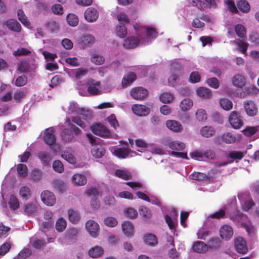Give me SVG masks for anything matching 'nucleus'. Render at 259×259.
I'll list each match as a JSON object with an SVG mask.
<instances>
[{
	"instance_id": "13d9d810",
	"label": "nucleus",
	"mask_w": 259,
	"mask_h": 259,
	"mask_svg": "<svg viewBox=\"0 0 259 259\" xmlns=\"http://www.w3.org/2000/svg\"><path fill=\"white\" fill-rule=\"evenodd\" d=\"M68 24L72 27L77 26L78 24V18L76 15L73 14H69L66 17Z\"/></svg>"
},
{
	"instance_id": "7c9ffc66",
	"label": "nucleus",
	"mask_w": 259,
	"mask_h": 259,
	"mask_svg": "<svg viewBox=\"0 0 259 259\" xmlns=\"http://www.w3.org/2000/svg\"><path fill=\"white\" fill-rule=\"evenodd\" d=\"M122 230L127 237H132L134 235V226L129 221H124L122 223Z\"/></svg>"
},
{
	"instance_id": "4d7b16f0",
	"label": "nucleus",
	"mask_w": 259,
	"mask_h": 259,
	"mask_svg": "<svg viewBox=\"0 0 259 259\" xmlns=\"http://www.w3.org/2000/svg\"><path fill=\"white\" fill-rule=\"evenodd\" d=\"M207 243L208 247L211 249H217L220 246L221 241L218 237H211Z\"/></svg>"
},
{
	"instance_id": "79ce46f5",
	"label": "nucleus",
	"mask_w": 259,
	"mask_h": 259,
	"mask_svg": "<svg viewBox=\"0 0 259 259\" xmlns=\"http://www.w3.org/2000/svg\"><path fill=\"white\" fill-rule=\"evenodd\" d=\"M167 146L173 150L181 151L185 148V144L178 141H170L168 143Z\"/></svg>"
},
{
	"instance_id": "f03ea898",
	"label": "nucleus",
	"mask_w": 259,
	"mask_h": 259,
	"mask_svg": "<svg viewBox=\"0 0 259 259\" xmlns=\"http://www.w3.org/2000/svg\"><path fill=\"white\" fill-rule=\"evenodd\" d=\"M239 212L237 207V200L235 198H233L229 200L222 209L211 214L209 217L219 219L226 215L227 218L232 220Z\"/></svg>"
},
{
	"instance_id": "9d476101",
	"label": "nucleus",
	"mask_w": 259,
	"mask_h": 259,
	"mask_svg": "<svg viewBox=\"0 0 259 259\" xmlns=\"http://www.w3.org/2000/svg\"><path fill=\"white\" fill-rule=\"evenodd\" d=\"M91 130L95 135L103 138H107L110 136V132L104 125L96 123L91 126Z\"/></svg>"
},
{
	"instance_id": "4be33fe9",
	"label": "nucleus",
	"mask_w": 259,
	"mask_h": 259,
	"mask_svg": "<svg viewBox=\"0 0 259 259\" xmlns=\"http://www.w3.org/2000/svg\"><path fill=\"white\" fill-rule=\"evenodd\" d=\"M133 113L139 116H144L149 114L150 109L145 105L141 104H134L132 107Z\"/></svg>"
},
{
	"instance_id": "6e6552de",
	"label": "nucleus",
	"mask_w": 259,
	"mask_h": 259,
	"mask_svg": "<svg viewBox=\"0 0 259 259\" xmlns=\"http://www.w3.org/2000/svg\"><path fill=\"white\" fill-rule=\"evenodd\" d=\"M92 117V111L88 108L84 107H81L79 114L77 116L72 117V121L81 127L84 128L86 127V122L81 119L82 117L84 120L90 119Z\"/></svg>"
},
{
	"instance_id": "3c124183",
	"label": "nucleus",
	"mask_w": 259,
	"mask_h": 259,
	"mask_svg": "<svg viewBox=\"0 0 259 259\" xmlns=\"http://www.w3.org/2000/svg\"><path fill=\"white\" fill-rule=\"evenodd\" d=\"M222 141L227 144L233 143L236 141V137L231 133H224L221 137Z\"/></svg>"
},
{
	"instance_id": "c9c22d12",
	"label": "nucleus",
	"mask_w": 259,
	"mask_h": 259,
	"mask_svg": "<svg viewBox=\"0 0 259 259\" xmlns=\"http://www.w3.org/2000/svg\"><path fill=\"white\" fill-rule=\"evenodd\" d=\"M104 253L103 248L99 246H96L91 248L89 251V255L93 258L101 256Z\"/></svg>"
},
{
	"instance_id": "603ef678",
	"label": "nucleus",
	"mask_w": 259,
	"mask_h": 259,
	"mask_svg": "<svg viewBox=\"0 0 259 259\" xmlns=\"http://www.w3.org/2000/svg\"><path fill=\"white\" fill-rule=\"evenodd\" d=\"M195 117L198 121H204L207 118V114L204 109L199 108L195 112Z\"/></svg>"
},
{
	"instance_id": "20e7f679",
	"label": "nucleus",
	"mask_w": 259,
	"mask_h": 259,
	"mask_svg": "<svg viewBox=\"0 0 259 259\" xmlns=\"http://www.w3.org/2000/svg\"><path fill=\"white\" fill-rule=\"evenodd\" d=\"M88 87V93L91 95H100L102 93H109L112 90L111 87L102 88L101 82L93 78H89L86 83Z\"/></svg>"
},
{
	"instance_id": "680f3d73",
	"label": "nucleus",
	"mask_w": 259,
	"mask_h": 259,
	"mask_svg": "<svg viewBox=\"0 0 259 259\" xmlns=\"http://www.w3.org/2000/svg\"><path fill=\"white\" fill-rule=\"evenodd\" d=\"M136 145L138 148L137 150L139 152H143L144 151H148V147L149 144H147L142 139L137 140L136 141Z\"/></svg>"
},
{
	"instance_id": "6e6d98bb",
	"label": "nucleus",
	"mask_w": 259,
	"mask_h": 259,
	"mask_svg": "<svg viewBox=\"0 0 259 259\" xmlns=\"http://www.w3.org/2000/svg\"><path fill=\"white\" fill-rule=\"evenodd\" d=\"M159 99L163 103H169L174 100V96L170 93L165 92L160 96Z\"/></svg>"
},
{
	"instance_id": "e433bc0d",
	"label": "nucleus",
	"mask_w": 259,
	"mask_h": 259,
	"mask_svg": "<svg viewBox=\"0 0 259 259\" xmlns=\"http://www.w3.org/2000/svg\"><path fill=\"white\" fill-rule=\"evenodd\" d=\"M115 33L116 35L120 38L125 37L127 34V27L125 25L119 23L116 27Z\"/></svg>"
},
{
	"instance_id": "4468645a",
	"label": "nucleus",
	"mask_w": 259,
	"mask_h": 259,
	"mask_svg": "<svg viewBox=\"0 0 259 259\" xmlns=\"http://www.w3.org/2000/svg\"><path fill=\"white\" fill-rule=\"evenodd\" d=\"M89 196H92L91 201V206L93 209H98L100 207V202L98 199L99 193L96 188H90L87 191Z\"/></svg>"
},
{
	"instance_id": "49530a36",
	"label": "nucleus",
	"mask_w": 259,
	"mask_h": 259,
	"mask_svg": "<svg viewBox=\"0 0 259 259\" xmlns=\"http://www.w3.org/2000/svg\"><path fill=\"white\" fill-rule=\"evenodd\" d=\"M68 217L69 221L73 224L77 223L80 219L78 212L72 209H70L68 210Z\"/></svg>"
},
{
	"instance_id": "5fc2aeb1",
	"label": "nucleus",
	"mask_w": 259,
	"mask_h": 259,
	"mask_svg": "<svg viewBox=\"0 0 259 259\" xmlns=\"http://www.w3.org/2000/svg\"><path fill=\"white\" fill-rule=\"evenodd\" d=\"M148 151H150L152 153L158 155H163L165 153L163 149L159 146L154 144H149V146L148 147Z\"/></svg>"
},
{
	"instance_id": "864d4df0",
	"label": "nucleus",
	"mask_w": 259,
	"mask_h": 259,
	"mask_svg": "<svg viewBox=\"0 0 259 259\" xmlns=\"http://www.w3.org/2000/svg\"><path fill=\"white\" fill-rule=\"evenodd\" d=\"M95 38L91 34H87L81 37L79 42L82 45L87 46L94 42Z\"/></svg>"
},
{
	"instance_id": "e2e57ef3",
	"label": "nucleus",
	"mask_w": 259,
	"mask_h": 259,
	"mask_svg": "<svg viewBox=\"0 0 259 259\" xmlns=\"http://www.w3.org/2000/svg\"><path fill=\"white\" fill-rule=\"evenodd\" d=\"M251 189L258 194V198L257 200V207H255L254 213L259 218V182L253 183L251 186Z\"/></svg>"
},
{
	"instance_id": "774afa93",
	"label": "nucleus",
	"mask_w": 259,
	"mask_h": 259,
	"mask_svg": "<svg viewBox=\"0 0 259 259\" xmlns=\"http://www.w3.org/2000/svg\"><path fill=\"white\" fill-rule=\"evenodd\" d=\"M116 176L123 180H128L131 177L130 173L125 169H117L115 171Z\"/></svg>"
},
{
	"instance_id": "2eb2a0df",
	"label": "nucleus",
	"mask_w": 259,
	"mask_h": 259,
	"mask_svg": "<svg viewBox=\"0 0 259 259\" xmlns=\"http://www.w3.org/2000/svg\"><path fill=\"white\" fill-rule=\"evenodd\" d=\"M171 75L168 79L169 84L171 86H174L179 79V76L177 73V71L180 68V65L177 61L172 62L171 65Z\"/></svg>"
},
{
	"instance_id": "f704fd0d",
	"label": "nucleus",
	"mask_w": 259,
	"mask_h": 259,
	"mask_svg": "<svg viewBox=\"0 0 259 259\" xmlns=\"http://www.w3.org/2000/svg\"><path fill=\"white\" fill-rule=\"evenodd\" d=\"M136 79V75L133 72H129L122 79V85L123 88L127 87Z\"/></svg>"
},
{
	"instance_id": "2f4dec72",
	"label": "nucleus",
	"mask_w": 259,
	"mask_h": 259,
	"mask_svg": "<svg viewBox=\"0 0 259 259\" xmlns=\"http://www.w3.org/2000/svg\"><path fill=\"white\" fill-rule=\"evenodd\" d=\"M80 108L77 103L71 101L69 102L67 108L64 110H66L68 114L77 115L79 114Z\"/></svg>"
},
{
	"instance_id": "052dcab7",
	"label": "nucleus",
	"mask_w": 259,
	"mask_h": 259,
	"mask_svg": "<svg viewBox=\"0 0 259 259\" xmlns=\"http://www.w3.org/2000/svg\"><path fill=\"white\" fill-rule=\"evenodd\" d=\"M17 15L19 20L25 26H28L30 25V22L28 21L27 17L25 15L23 10L19 9L17 11Z\"/></svg>"
},
{
	"instance_id": "1a4fd4ad",
	"label": "nucleus",
	"mask_w": 259,
	"mask_h": 259,
	"mask_svg": "<svg viewBox=\"0 0 259 259\" xmlns=\"http://www.w3.org/2000/svg\"><path fill=\"white\" fill-rule=\"evenodd\" d=\"M112 154L120 158H126L135 156L137 155L135 151L130 150L127 145H124L122 147L114 146L110 148Z\"/></svg>"
},
{
	"instance_id": "cd10ccee",
	"label": "nucleus",
	"mask_w": 259,
	"mask_h": 259,
	"mask_svg": "<svg viewBox=\"0 0 259 259\" xmlns=\"http://www.w3.org/2000/svg\"><path fill=\"white\" fill-rule=\"evenodd\" d=\"M37 156L44 165H47L52 159L51 153L46 150H41L37 153Z\"/></svg>"
},
{
	"instance_id": "69168bd1",
	"label": "nucleus",
	"mask_w": 259,
	"mask_h": 259,
	"mask_svg": "<svg viewBox=\"0 0 259 259\" xmlns=\"http://www.w3.org/2000/svg\"><path fill=\"white\" fill-rule=\"evenodd\" d=\"M220 104L221 107L226 110H229L233 107V103L230 100L226 98H222L220 100Z\"/></svg>"
},
{
	"instance_id": "423d86ee",
	"label": "nucleus",
	"mask_w": 259,
	"mask_h": 259,
	"mask_svg": "<svg viewBox=\"0 0 259 259\" xmlns=\"http://www.w3.org/2000/svg\"><path fill=\"white\" fill-rule=\"evenodd\" d=\"M88 140L91 145V151L92 155L96 158H101L105 153L104 147L100 143L99 140L91 134H87Z\"/></svg>"
},
{
	"instance_id": "338daca9",
	"label": "nucleus",
	"mask_w": 259,
	"mask_h": 259,
	"mask_svg": "<svg viewBox=\"0 0 259 259\" xmlns=\"http://www.w3.org/2000/svg\"><path fill=\"white\" fill-rule=\"evenodd\" d=\"M104 224L108 227L113 228L117 225L118 221L114 217H108L104 219Z\"/></svg>"
},
{
	"instance_id": "09e8293b",
	"label": "nucleus",
	"mask_w": 259,
	"mask_h": 259,
	"mask_svg": "<svg viewBox=\"0 0 259 259\" xmlns=\"http://www.w3.org/2000/svg\"><path fill=\"white\" fill-rule=\"evenodd\" d=\"M259 131V125L255 126H246L242 131V133L246 137H249Z\"/></svg>"
},
{
	"instance_id": "f8f14e48",
	"label": "nucleus",
	"mask_w": 259,
	"mask_h": 259,
	"mask_svg": "<svg viewBox=\"0 0 259 259\" xmlns=\"http://www.w3.org/2000/svg\"><path fill=\"white\" fill-rule=\"evenodd\" d=\"M85 228L91 237L97 238L99 235L100 226L96 221L91 220L88 221L85 223Z\"/></svg>"
},
{
	"instance_id": "473e14b6",
	"label": "nucleus",
	"mask_w": 259,
	"mask_h": 259,
	"mask_svg": "<svg viewBox=\"0 0 259 259\" xmlns=\"http://www.w3.org/2000/svg\"><path fill=\"white\" fill-rule=\"evenodd\" d=\"M72 181L77 186H83L87 182L85 177L80 174H74L72 177Z\"/></svg>"
},
{
	"instance_id": "c756f323",
	"label": "nucleus",
	"mask_w": 259,
	"mask_h": 259,
	"mask_svg": "<svg viewBox=\"0 0 259 259\" xmlns=\"http://www.w3.org/2000/svg\"><path fill=\"white\" fill-rule=\"evenodd\" d=\"M87 68H79L68 71L67 73L70 77L74 76L76 79H80L88 73Z\"/></svg>"
},
{
	"instance_id": "393cba45",
	"label": "nucleus",
	"mask_w": 259,
	"mask_h": 259,
	"mask_svg": "<svg viewBox=\"0 0 259 259\" xmlns=\"http://www.w3.org/2000/svg\"><path fill=\"white\" fill-rule=\"evenodd\" d=\"M244 108L248 116H254L257 113V108L254 102L252 101H248L244 102Z\"/></svg>"
},
{
	"instance_id": "6ab92c4d",
	"label": "nucleus",
	"mask_w": 259,
	"mask_h": 259,
	"mask_svg": "<svg viewBox=\"0 0 259 259\" xmlns=\"http://www.w3.org/2000/svg\"><path fill=\"white\" fill-rule=\"evenodd\" d=\"M189 3L193 6L198 8H204L209 5L210 8L216 7V3L212 0H189Z\"/></svg>"
},
{
	"instance_id": "ea45409f",
	"label": "nucleus",
	"mask_w": 259,
	"mask_h": 259,
	"mask_svg": "<svg viewBox=\"0 0 259 259\" xmlns=\"http://www.w3.org/2000/svg\"><path fill=\"white\" fill-rule=\"evenodd\" d=\"M19 195L20 197L25 200L29 199L31 196V191L27 186H22L19 190Z\"/></svg>"
},
{
	"instance_id": "4c0bfd02",
	"label": "nucleus",
	"mask_w": 259,
	"mask_h": 259,
	"mask_svg": "<svg viewBox=\"0 0 259 259\" xmlns=\"http://www.w3.org/2000/svg\"><path fill=\"white\" fill-rule=\"evenodd\" d=\"M6 25L9 29L17 32H20L21 29L20 24L13 19L8 20L6 22Z\"/></svg>"
},
{
	"instance_id": "aec40b11",
	"label": "nucleus",
	"mask_w": 259,
	"mask_h": 259,
	"mask_svg": "<svg viewBox=\"0 0 259 259\" xmlns=\"http://www.w3.org/2000/svg\"><path fill=\"white\" fill-rule=\"evenodd\" d=\"M54 133L55 130L53 127H50L45 130L44 140L47 144L53 145L55 143L56 138Z\"/></svg>"
},
{
	"instance_id": "bf43d9fd",
	"label": "nucleus",
	"mask_w": 259,
	"mask_h": 259,
	"mask_svg": "<svg viewBox=\"0 0 259 259\" xmlns=\"http://www.w3.org/2000/svg\"><path fill=\"white\" fill-rule=\"evenodd\" d=\"M66 221L63 218H60L56 223V229L59 232H63L66 228Z\"/></svg>"
},
{
	"instance_id": "de8ad7c7",
	"label": "nucleus",
	"mask_w": 259,
	"mask_h": 259,
	"mask_svg": "<svg viewBox=\"0 0 259 259\" xmlns=\"http://www.w3.org/2000/svg\"><path fill=\"white\" fill-rule=\"evenodd\" d=\"M91 61L96 65H100L105 62V59L103 56L94 52L92 54Z\"/></svg>"
},
{
	"instance_id": "a878e982",
	"label": "nucleus",
	"mask_w": 259,
	"mask_h": 259,
	"mask_svg": "<svg viewBox=\"0 0 259 259\" xmlns=\"http://www.w3.org/2000/svg\"><path fill=\"white\" fill-rule=\"evenodd\" d=\"M166 127L175 133H181L183 131L181 123L176 120H168L166 122Z\"/></svg>"
},
{
	"instance_id": "7ed1b4c3",
	"label": "nucleus",
	"mask_w": 259,
	"mask_h": 259,
	"mask_svg": "<svg viewBox=\"0 0 259 259\" xmlns=\"http://www.w3.org/2000/svg\"><path fill=\"white\" fill-rule=\"evenodd\" d=\"M62 130L60 136L64 143H69L73 141L74 135H79L81 131L73 124L69 119H67L63 125L60 126Z\"/></svg>"
},
{
	"instance_id": "f257e3e1",
	"label": "nucleus",
	"mask_w": 259,
	"mask_h": 259,
	"mask_svg": "<svg viewBox=\"0 0 259 259\" xmlns=\"http://www.w3.org/2000/svg\"><path fill=\"white\" fill-rule=\"evenodd\" d=\"M134 28L136 36H129L124 40L123 46L125 49H134L140 44H148L157 36V32L152 28L139 24L135 25Z\"/></svg>"
},
{
	"instance_id": "dca6fc26",
	"label": "nucleus",
	"mask_w": 259,
	"mask_h": 259,
	"mask_svg": "<svg viewBox=\"0 0 259 259\" xmlns=\"http://www.w3.org/2000/svg\"><path fill=\"white\" fill-rule=\"evenodd\" d=\"M41 201L48 206H53L56 203L55 195L50 191L45 190L41 192L40 195Z\"/></svg>"
},
{
	"instance_id": "412c9836",
	"label": "nucleus",
	"mask_w": 259,
	"mask_h": 259,
	"mask_svg": "<svg viewBox=\"0 0 259 259\" xmlns=\"http://www.w3.org/2000/svg\"><path fill=\"white\" fill-rule=\"evenodd\" d=\"M235 247L239 253L244 254L247 252L248 248L246 246V241L241 237H238L235 239Z\"/></svg>"
},
{
	"instance_id": "58836bf2",
	"label": "nucleus",
	"mask_w": 259,
	"mask_h": 259,
	"mask_svg": "<svg viewBox=\"0 0 259 259\" xmlns=\"http://www.w3.org/2000/svg\"><path fill=\"white\" fill-rule=\"evenodd\" d=\"M238 9L242 13H248L250 10V6L246 0H239L237 3Z\"/></svg>"
},
{
	"instance_id": "b1692460",
	"label": "nucleus",
	"mask_w": 259,
	"mask_h": 259,
	"mask_svg": "<svg viewBox=\"0 0 259 259\" xmlns=\"http://www.w3.org/2000/svg\"><path fill=\"white\" fill-rule=\"evenodd\" d=\"M221 238L226 240L230 239L233 235V230L231 226L228 225H223L220 229Z\"/></svg>"
},
{
	"instance_id": "0eeeda50",
	"label": "nucleus",
	"mask_w": 259,
	"mask_h": 259,
	"mask_svg": "<svg viewBox=\"0 0 259 259\" xmlns=\"http://www.w3.org/2000/svg\"><path fill=\"white\" fill-rule=\"evenodd\" d=\"M238 198L240 202L241 208L243 210L253 212L255 203L247 192L238 194Z\"/></svg>"
},
{
	"instance_id": "f3484780",
	"label": "nucleus",
	"mask_w": 259,
	"mask_h": 259,
	"mask_svg": "<svg viewBox=\"0 0 259 259\" xmlns=\"http://www.w3.org/2000/svg\"><path fill=\"white\" fill-rule=\"evenodd\" d=\"M38 208V205L36 202H28L22 206L21 211L25 215L30 216L35 213Z\"/></svg>"
},
{
	"instance_id": "5701e85b",
	"label": "nucleus",
	"mask_w": 259,
	"mask_h": 259,
	"mask_svg": "<svg viewBox=\"0 0 259 259\" xmlns=\"http://www.w3.org/2000/svg\"><path fill=\"white\" fill-rule=\"evenodd\" d=\"M85 19L89 22H93L96 21L98 17L99 13L98 11L94 8H88L84 14Z\"/></svg>"
},
{
	"instance_id": "a211bd4d",
	"label": "nucleus",
	"mask_w": 259,
	"mask_h": 259,
	"mask_svg": "<svg viewBox=\"0 0 259 259\" xmlns=\"http://www.w3.org/2000/svg\"><path fill=\"white\" fill-rule=\"evenodd\" d=\"M130 95L133 99L141 100L147 96L148 91L142 87L134 88L131 90Z\"/></svg>"
},
{
	"instance_id": "bb28decb",
	"label": "nucleus",
	"mask_w": 259,
	"mask_h": 259,
	"mask_svg": "<svg viewBox=\"0 0 259 259\" xmlns=\"http://www.w3.org/2000/svg\"><path fill=\"white\" fill-rule=\"evenodd\" d=\"M193 250L198 253H204L208 250L207 245L201 241H197L193 243Z\"/></svg>"
},
{
	"instance_id": "8fccbe9b",
	"label": "nucleus",
	"mask_w": 259,
	"mask_h": 259,
	"mask_svg": "<svg viewBox=\"0 0 259 259\" xmlns=\"http://www.w3.org/2000/svg\"><path fill=\"white\" fill-rule=\"evenodd\" d=\"M145 243L151 246H154L157 243V239L156 236L153 234H147L144 237Z\"/></svg>"
},
{
	"instance_id": "37998d69",
	"label": "nucleus",
	"mask_w": 259,
	"mask_h": 259,
	"mask_svg": "<svg viewBox=\"0 0 259 259\" xmlns=\"http://www.w3.org/2000/svg\"><path fill=\"white\" fill-rule=\"evenodd\" d=\"M197 95L203 99L209 98L211 96V91L206 88L200 87L196 90Z\"/></svg>"
},
{
	"instance_id": "72a5a7b5",
	"label": "nucleus",
	"mask_w": 259,
	"mask_h": 259,
	"mask_svg": "<svg viewBox=\"0 0 259 259\" xmlns=\"http://www.w3.org/2000/svg\"><path fill=\"white\" fill-rule=\"evenodd\" d=\"M232 82L234 85L242 88L246 82V77L242 74H237L233 78Z\"/></svg>"
},
{
	"instance_id": "0e129e2a",
	"label": "nucleus",
	"mask_w": 259,
	"mask_h": 259,
	"mask_svg": "<svg viewBox=\"0 0 259 259\" xmlns=\"http://www.w3.org/2000/svg\"><path fill=\"white\" fill-rule=\"evenodd\" d=\"M9 204L10 208L13 210H15L19 207V202L15 196L11 195L10 197Z\"/></svg>"
},
{
	"instance_id": "39448f33",
	"label": "nucleus",
	"mask_w": 259,
	"mask_h": 259,
	"mask_svg": "<svg viewBox=\"0 0 259 259\" xmlns=\"http://www.w3.org/2000/svg\"><path fill=\"white\" fill-rule=\"evenodd\" d=\"M232 221L238 227L245 228L249 235L251 236L254 233V228L252 224L247 217L242 212H239Z\"/></svg>"
},
{
	"instance_id": "9b49d317",
	"label": "nucleus",
	"mask_w": 259,
	"mask_h": 259,
	"mask_svg": "<svg viewBox=\"0 0 259 259\" xmlns=\"http://www.w3.org/2000/svg\"><path fill=\"white\" fill-rule=\"evenodd\" d=\"M229 121L230 124L235 129H239L243 125L242 117L236 111H233L231 112Z\"/></svg>"
},
{
	"instance_id": "a19ab883",
	"label": "nucleus",
	"mask_w": 259,
	"mask_h": 259,
	"mask_svg": "<svg viewBox=\"0 0 259 259\" xmlns=\"http://www.w3.org/2000/svg\"><path fill=\"white\" fill-rule=\"evenodd\" d=\"M200 134L203 137L209 138L215 134V130L212 126H205L201 128Z\"/></svg>"
},
{
	"instance_id": "c03bdc74",
	"label": "nucleus",
	"mask_w": 259,
	"mask_h": 259,
	"mask_svg": "<svg viewBox=\"0 0 259 259\" xmlns=\"http://www.w3.org/2000/svg\"><path fill=\"white\" fill-rule=\"evenodd\" d=\"M230 43L232 45H237L238 48V50L241 51L243 54L247 55L246 51L247 49L248 44L245 42H244L242 40L236 41V40H232L230 41Z\"/></svg>"
},
{
	"instance_id": "c85d7f7f",
	"label": "nucleus",
	"mask_w": 259,
	"mask_h": 259,
	"mask_svg": "<svg viewBox=\"0 0 259 259\" xmlns=\"http://www.w3.org/2000/svg\"><path fill=\"white\" fill-rule=\"evenodd\" d=\"M61 157L70 164H74L76 161L73 152L70 149H66L62 151Z\"/></svg>"
},
{
	"instance_id": "a18cd8bd",
	"label": "nucleus",
	"mask_w": 259,
	"mask_h": 259,
	"mask_svg": "<svg viewBox=\"0 0 259 259\" xmlns=\"http://www.w3.org/2000/svg\"><path fill=\"white\" fill-rule=\"evenodd\" d=\"M193 102L192 100L189 98L183 99L180 104V108L183 111L189 110L193 106Z\"/></svg>"
},
{
	"instance_id": "ddd939ff",
	"label": "nucleus",
	"mask_w": 259,
	"mask_h": 259,
	"mask_svg": "<svg viewBox=\"0 0 259 259\" xmlns=\"http://www.w3.org/2000/svg\"><path fill=\"white\" fill-rule=\"evenodd\" d=\"M178 217V212L175 208H172L169 214L165 215V222L167 224L170 230H173L175 228V227L177 224Z\"/></svg>"
}]
</instances>
